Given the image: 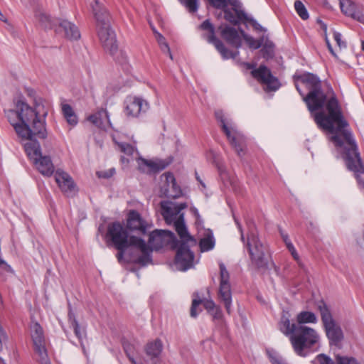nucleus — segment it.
Returning <instances> with one entry per match:
<instances>
[{
    "mask_svg": "<svg viewBox=\"0 0 364 364\" xmlns=\"http://www.w3.org/2000/svg\"><path fill=\"white\" fill-rule=\"evenodd\" d=\"M296 79L309 91L304 95L299 85H296L297 91L303 97V100L311 113L325 106L327 114L322 111L317 112L314 114V120L320 129L334 134L331 136V141L336 146L341 147L343 145L341 137L337 134H341L348 146L344 148L343 157L346 166L350 171L354 172L358 185L364 189V164L352 133L346 129L348 127V123L343 117L335 93L332 90L325 93L319 77L313 73H305L297 76Z\"/></svg>",
    "mask_w": 364,
    "mask_h": 364,
    "instance_id": "1",
    "label": "nucleus"
},
{
    "mask_svg": "<svg viewBox=\"0 0 364 364\" xmlns=\"http://www.w3.org/2000/svg\"><path fill=\"white\" fill-rule=\"evenodd\" d=\"M279 328L284 335L289 336L295 353L301 357H306L319 340V336L315 329L291 323L289 311H283Z\"/></svg>",
    "mask_w": 364,
    "mask_h": 364,
    "instance_id": "2",
    "label": "nucleus"
},
{
    "mask_svg": "<svg viewBox=\"0 0 364 364\" xmlns=\"http://www.w3.org/2000/svg\"><path fill=\"white\" fill-rule=\"evenodd\" d=\"M106 237L107 246L112 245L115 249L134 247L141 251L142 254L141 256L130 257L129 262L141 266H146L148 263L151 262L152 249L146 245L143 239L136 236L129 237L127 230L120 223H109L107 226Z\"/></svg>",
    "mask_w": 364,
    "mask_h": 364,
    "instance_id": "3",
    "label": "nucleus"
},
{
    "mask_svg": "<svg viewBox=\"0 0 364 364\" xmlns=\"http://www.w3.org/2000/svg\"><path fill=\"white\" fill-rule=\"evenodd\" d=\"M16 109H19L21 125L15 127V131L21 138H37L44 139L47 137L45 119H40L38 112L30 107L23 100L16 102Z\"/></svg>",
    "mask_w": 364,
    "mask_h": 364,
    "instance_id": "4",
    "label": "nucleus"
},
{
    "mask_svg": "<svg viewBox=\"0 0 364 364\" xmlns=\"http://www.w3.org/2000/svg\"><path fill=\"white\" fill-rule=\"evenodd\" d=\"M318 309L321 314V321L330 346L341 347V343L344 336L343 331L333 318L330 309L325 302L320 301L318 304Z\"/></svg>",
    "mask_w": 364,
    "mask_h": 364,
    "instance_id": "5",
    "label": "nucleus"
},
{
    "mask_svg": "<svg viewBox=\"0 0 364 364\" xmlns=\"http://www.w3.org/2000/svg\"><path fill=\"white\" fill-rule=\"evenodd\" d=\"M245 246L249 252L252 262L257 269H266L268 266L267 247L259 240L257 235L251 232L247 235Z\"/></svg>",
    "mask_w": 364,
    "mask_h": 364,
    "instance_id": "6",
    "label": "nucleus"
},
{
    "mask_svg": "<svg viewBox=\"0 0 364 364\" xmlns=\"http://www.w3.org/2000/svg\"><path fill=\"white\" fill-rule=\"evenodd\" d=\"M173 226L175 228V230L176 231L177 234L178 235L180 240H177L174 233L169 230H155L152 232L149 235V242L151 241L155 237V235L158 236H161L162 234H165L168 236H169L171 238L173 239V247H176L178 243L184 242V243H188L190 245H196L197 241L196 240L191 236L187 229V227L185 224L184 221V214H181L177 220H176L174 222H173Z\"/></svg>",
    "mask_w": 364,
    "mask_h": 364,
    "instance_id": "7",
    "label": "nucleus"
},
{
    "mask_svg": "<svg viewBox=\"0 0 364 364\" xmlns=\"http://www.w3.org/2000/svg\"><path fill=\"white\" fill-rule=\"evenodd\" d=\"M199 28L202 31H207V33L204 34V38L208 43L214 45L223 59H234L239 54L238 51L232 52L225 48L223 43L215 36V27L209 19L204 21L199 26Z\"/></svg>",
    "mask_w": 364,
    "mask_h": 364,
    "instance_id": "8",
    "label": "nucleus"
},
{
    "mask_svg": "<svg viewBox=\"0 0 364 364\" xmlns=\"http://www.w3.org/2000/svg\"><path fill=\"white\" fill-rule=\"evenodd\" d=\"M215 116L216 119L220 122L221 128L230 145L234 148L238 156L242 157L245 154L243 141L237 137L236 132L231 127H229L222 110L216 111Z\"/></svg>",
    "mask_w": 364,
    "mask_h": 364,
    "instance_id": "9",
    "label": "nucleus"
},
{
    "mask_svg": "<svg viewBox=\"0 0 364 364\" xmlns=\"http://www.w3.org/2000/svg\"><path fill=\"white\" fill-rule=\"evenodd\" d=\"M196 245L181 242L176 247H174L172 244V248L176 249L175 263L180 270L186 271L193 267L195 255L191 248Z\"/></svg>",
    "mask_w": 364,
    "mask_h": 364,
    "instance_id": "10",
    "label": "nucleus"
},
{
    "mask_svg": "<svg viewBox=\"0 0 364 364\" xmlns=\"http://www.w3.org/2000/svg\"><path fill=\"white\" fill-rule=\"evenodd\" d=\"M220 274L219 299L224 304L227 313L230 314L232 312V292L229 282L230 274L223 263L220 264Z\"/></svg>",
    "mask_w": 364,
    "mask_h": 364,
    "instance_id": "11",
    "label": "nucleus"
},
{
    "mask_svg": "<svg viewBox=\"0 0 364 364\" xmlns=\"http://www.w3.org/2000/svg\"><path fill=\"white\" fill-rule=\"evenodd\" d=\"M97 35L104 49L114 56L118 52V45L114 31L108 25L97 29Z\"/></svg>",
    "mask_w": 364,
    "mask_h": 364,
    "instance_id": "12",
    "label": "nucleus"
},
{
    "mask_svg": "<svg viewBox=\"0 0 364 364\" xmlns=\"http://www.w3.org/2000/svg\"><path fill=\"white\" fill-rule=\"evenodd\" d=\"M251 75L258 82L266 85L269 90L275 91L280 86L277 78L273 76L271 70L264 65H260L257 69H253Z\"/></svg>",
    "mask_w": 364,
    "mask_h": 364,
    "instance_id": "13",
    "label": "nucleus"
},
{
    "mask_svg": "<svg viewBox=\"0 0 364 364\" xmlns=\"http://www.w3.org/2000/svg\"><path fill=\"white\" fill-rule=\"evenodd\" d=\"M165 183L161 188V195L168 198H177L182 194L180 186L176 183V178L172 173L167 172L163 174Z\"/></svg>",
    "mask_w": 364,
    "mask_h": 364,
    "instance_id": "14",
    "label": "nucleus"
},
{
    "mask_svg": "<svg viewBox=\"0 0 364 364\" xmlns=\"http://www.w3.org/2000/svg\"><path fill=\"white\" fill-rule=\"evenodd\" d=\"M55 179L61 191L67 196H72L76 192L75 184L72 177L63 170L58 169Z\"/></svg>",
    "mask_w": 364,
    "mask_h": 364,
    "instance_id": "15",
    "label": "nucleus"
},
{
    "mask_svg": "<svg viewBox=\"0 0 364 364\" xmlns=\"http://www.w3.org/2000/svg\"><path fill=\"white\" fill-rule=\"evenodd\" d=\"M125 113L128 117H138L141 112H146L149 109L146 101L140 97H128L125 100Z\"/></svg>",
    "mask_w": 364,
    "mask_h": 364,
    "instance_id": "16",
    "label": "nucleus"
},
{
    "mask_svg": "<svg viewBox=\"0 0 364 364\" xmlns=\"http://www.w3.org/2000/svg\"><path fill=\"white\" fill-rule=\"evenodd\" d=\"M91 8L96 20L97 29L111 24L112 17L109 11L98 0L93 1Z\"/></svg>",
    "mask_w": 364,
    "mask_h": 364,
    "instance_id": "17",
    "label": "nucleus"
},
{
    "mask_svg": "<svg viewBox=\"0 0 364 364\" xmlns=\"http://www.w3.org/2000/svg\"><path fill=\"white\" fill-rule=\"evenodd\" d=\"M148 227L149 224L143 220L136 210H132L129 211L127 222V229L141 235H146Z\"/></svg>",
    "mask_w": 364,
    "mask_h": 364,
    "instance_id": "18",
    "label": "nucleus"
},
{
    "mask_svg": "<svg viewBox=\"0 0 364 364\" xmlns=\"http://www.w3.org/2000/svg\"><path fill=\"white\" fill-rule=\"evenodd\" d=\"M139 170L143 173H157L165 169L170 162L164 160L151 161L139 157L137 160Z\"/></svg>",
    "mask_w": 364,
    "mask_h": 364,
    "instance_id": "19",
    "label": "nucleus"
},
{
    "mask_svg": "<svg viewBox=\"0 0 364 364\" xmlns=\"http://www.w3.org/2000/svg\"><path fill=\"white\" fill-rule=\"evenodd\" d=\"M54 29L57 33L63 32L65 37L71 41L78 40L80 38L78 28L67 20H58L57 26Z\"/></svg>",
    "mask_w": 364,
    "mask_h": 364,
    "instance_id": "20",
    "label": "nucleus"
},
{
    "mask_svg": "<svg viewBox=\"0 0 364 364\" xmlns=\"http://www.w3.org/2000/svg\"><path fill=\"white\" fill-rule=\"evenodd\" d=\"M341 11L348 16L364 23V14L358 6L351 0H340Z\"/></svg>",
    "mask_w": 364,
    "mask_h": 364,
    "instance_id": "21",
    "label": "nucleus"
},
{
    "mask_svg": "<svg viewBox=\"0 0 364 364\" xmlns=\"http://www.w3.org/2000/svg\"><path fill=\"white\" fill-rule=\"evenodd\" d=\"M221 29L220 35L221 37L230 46L238 48L241 46L242 40L240 36H239L238 32L235 28L226 26L223 28L220 26L219 28Z\"/></svg>",
    "mask_w": 364,
    "mask_h": 364,
    "instance_id": "22",
    "label": "nucleus"
},
{
    "mask_svg": "<svg viewBox=\"0 0 364 364\" xmlns=\"http://www.w3.org/2000/svg\"><path fill=\"white\" fill-rule=\"evenodd\" d=\"M38 171L43 176H50L54 173V166L51 159L47 156L41 155V157L33 161Z\"/></svg>",
    "mask_w": 364,
    "mask_h": 364,
    "instance_id": "23",
    "label": "nucleus"
},
{
    "mask_svg": "<svg viewBox=\"0 0 364 364\" xmlns=\"http://www.w3.org/2000/svg\"><path fill=\"white\" fill-rule=\"evenodd\" d=\"M190 13H196L199 7V0H178ZM214 8H223L227 6L226 0H209Z\"/></svg>",
    "mask_w": 364,
    "mask_h": 364,
    "instance_id": "24",
    "label": "nucleus"
},
{
    "mask_svg": "<svg viewBox=\"0 0 364 364\" xmlns=\"http://www.w3.org/2000/svg\"><path fill=\"white\" fill-rule=\"evenodd\" d=\"M33 137L37 136H32L31 138H23L24 139L28 140V141L24 144V150L28 157L32 161L41 157V155L42 154L41 146L36 140L33 139Z\"/></svg>",
    "mask_w": 364,
    "mask_h": 364,
    "instance_id": "25",
    "label": "nucleus"
},
{
    "mask_svg": "<svg viewBox=\"0 0 364 364\" xmlns=\"http://www.w3.org/2000/svg\"><path fill=\"white\" fill-rule=\"evenodd\" d=\"M161 214L167 224H171L181 214L180 210L174 205L171 207L168 202H161Z\"/></svg>",
    "mask_w": 364,
    "mask_h": 364,
    "instance_id": "26",
    "label": "nucleus"
},
{
    "mask_svg": "<svg viewBox=\"0 0 364 364\" xmlns=\"http://www.w3.org/2000/svg\"><path fill=\"white\" fill-rule=\"evenodd\" d=\"M68 316L70 327L73 328L76 337L81 341L86 336L85 328L80 326L71 309H69Z\"/></svg>",
    "mask_w": 364,
    "mask_h": 364,
    "instance_id": "27",
    "label": "nucleus"
},
{
    "mask_svg": "<svg viewBox=\"0 0 364 364\" xmlns=\"http://www.w3.org/2000/svg\"><path fill=\"white\" fill-rule=\"evenodd\" d=\"M163 349V344L160 339L149 342L145 346V352L151 360L157 358Z\"/></svg>",
    "mask_w": 364,
    "mask_h": 364,
    "instance_id": "28",
    "label": "nucleus"
},
{
    "mask_svg": "<svg viewBox=\"0 0 364 364\" xmlns=\"http://www.w3.org/2000/svg\"><path fill=\"white\" fill-rule=\"evenodd\" d=\"M31 330L33 346L45 343L43 329L38 322L33 323Z\"/></svg>",
    "mask_w": 364,
    "mask_h": 364,
    "instance_id": "29",
    "label": "nucleus"
},
{
    "mask_svg": "<svg viewBox=\"0 0 364 364\" xmlns=\"http://www.w3.org/2000/svg\"><path fill=\"white\" fill-rule=\"evenodd\" d=\"M35 16L45 28L54 29L57 26L58 20H53L49 15L43 11H37Z\"/></svg>",
    "mask_w": 364,
    "mask_h": 364,
    "instance_id": "30",
    "label": "nucleus"
},
{
    "mask_svg": "<svg viewBox=\"0 0 364 364\" xmlns=\"http://www.w3.org/2000/svg\"><path fill=\"white\" fill-rule=\"evenodd\" d=\"M62 112L67 122L71 126H75L77 122V117L73 107L68 104L62 105Z\"/></svg>",
    "mask_w": 364,
    "mask_h": 364,
    "instance_id": "31",
    "label": "nucleus"
},
{
    "mask_svg": "<svg viewBox=\"0 0 364 364\" xmlns=\"http://www.w3.org/2000/svg\"><path fill=\"white\" fill-rule=\"evenodd\" d=\"M104 119H107V122L109 123V114L106 109L102 108L97 112L90 115L87 118L90 122L97 127H100L102 124Z\"/></svg>",
    "mask_w": 364,
    "mask_h": 364,
    "instance_id": "32",
    "label": "nucleus"
},
{
    "mask_svg": "<svg viewBox=\"0 0 364 364\" xmlns=\"http://www.w3.org/2000/svg\"><path fill=\"white\" fill-rule=\"evenodd\" d=\"M34 346L35 353L37 355V361L39 364H51L50 358L48 355L47 349L45 343L36 345Z\"/></svg>",
    "mask_w": 364,
    "mask_h": 364,
    "instance_id": "33",
    "label": "nucleus"
},
{
    "mask_svg": "<svg viewBox=\"0 0 364 364\" xmlns=\"http://www.w3.org/2000/svg\"><path fill=\"white\" fill-rule=\"evenodd\" d=\"M296 325H303L304 323H315L317 322V318L314 313L311 311H301L296 316Z\"/></svg>",
    "mask_w": 364,
    "mask_h": 364,
    "instance_id": "34",
    "label": "nucleus"
},
{
    "mask_svg": "<svg viewBox=\"0 0 364 364\" xmlns=\"http://www.w3.org/2000/svg\"><path fill=\"white\" fill-rule=\"evenodd\" d=\"M260 50L262 57L266 59H272L274 55V44L264 36V41Z\"/></svg>",
    "mask_w": 364,
    "mask_h": 364,
    "instance_id": "35",
    "label": "nucleus"
},
{
    "mask_svg": "<svg viewBox=\"0 0 364 364\" xmlns=\"http://www.w3.org/2000/svg\"><path fill=\"white\" fill-rule=\"evenodd\" d=\"M236 14H237L238 18H244V21L249 22L251 26L257 31L266 32L267 30L264 27H262L256 20L252 18H250L247 16L246 13L242 10H235Z\"/></svg>",
    "mask_w": 364,
    "mask_h": 364,
    "instance_id": "36",
    "label": "nucleus"
},
{
    "mask_svg": "<svg viewBox=\"0 0 364 364\" xmlns=\"http://www.w3.org/2000/svg\"><path fill=\"white\" fill-rule=\"evenodd\" d=\"M228 3V1H226ZM228 5L223 8H218L219 9H223L224 11V18L226 21H229L230 23H232L233 25H237L240 23V21L243 20L244 18H240L237 16V14H234L230 10L226 9ZM235 10H238L237 9H234L235 13H236Z\"/></svg>",
    "mask_w": 364,
    "mask_h": 364,
    "instance_id": "37",
    "label": "nucleus"
},
{
    "mask_svg": "<svg viewBox=\"0 0 364 364\" xmlns=\"http://www.w3.org/2000/svg\"><path fill=\"white\" fill-rule=\"evenodd\" d=\"M244 39L250 48L258 49L264 43V36H262L259 39H255L252 36L244 34Z\"/></svg>",
    "mask_w": 364,
    "mask_h": 364,
    "instance_id": "38",
    "label": "nucleus"
},
{
    "mask_svg": "<svg viewBox=\"0 0 364 364\" xmlns=\"http://www.w3.org/2000/svg\"><path fill=\"white\" fill-rule=\"evenodd\" d=\"M6 116L9 122L14 127V129L16 126L21 125V123L20 122L19 109H9L7 112H6Z\"/></svg>",
    "mask_w": 364,
    "mask_h": 364,
    "instance_id": "39",
    "label": "nucleus"
},
{
    "mask_svg": "<svg viewBox=\"0 0 364 364\" xmlns=\"http://www.w3.org/2000/svg\"><path fill=\"white\" fill-rule=\"evenodd\" d=\"M215 245V240L213 236H208L200 240V247L201 251L205 252L212 250Z\"/></svg>",
    "mask_w": 364,
    "mask_h": 364,
    "instance_id": "40",
    "label": "nucleus"
},
{
    "mask_svg": "<svg viewBox=\"0 0 364 364\" xmlns=\"http://www.w3.org/2000/svg\"><path fill=\"white\" fill-rule=\"evenodd\" d=\"M294 8H295L296 13L298 14V15L300 16V18L301 19L306 20L309 18V16L308 11H307L306 7L304 6V4L301 1L296 0L294 2Z\"/></svg>",
    "mask_w": 364,
    "mask_h": 364,
    "instance_id": "41",
    "label": "nucleus"
},
{
    "mask_svg": "<svg viewBox=\"0 0 364 364\" xmlns=\"http://www.w3.org/2000/svg\"><path fill=\"white\" fill-rule=\"evenodd\" d=\"M114 144L118 146L119 151L127 156H132L134 151V148L129 144L119 142L114 139Z\"/></svg>",
    "mask_w": 364,
    "mask_h": 364,
    "instance_id": "42",
    "label": "nucleus"
},
{
    "mask_svg": "<svg viewBox=\"0 0 364 364\" xmlns=\"http://www.w3.org/2000/svg\"><path fill=\"white\" fill-rule=\"evenodd\" d=\"M194 295L196 296L197 298L193 299L192 301L191 309H190V315L193 318H196V316L199 314V311H198V307L200 304H202L203 299H200L198 296V294H194Z\"/></svg>",
    "mask_w": 364,
    "mask_h": 364,
    "instance_id": "43",
    "label": "nucleus"
},
{
    "mask_svg": "<svg viewBox=\"0 0 364 364\" xmlns=\"http://www.w3.org/2000/svg\"><path fill=\"white\" fill-rule=\"evenodd\" d=\"M312 364H334L333 360L328 355L321 353L318 355L314 360L311 361Z\"/></svg>",
    "mask_w": 364,
    "mask_h": 364,
    "instance_id": "44",
    "label": "nucleus"
},
{
    "mask_svg": "<svg viewBox=\"0 0 364 364\" xmlns=\"http://www.w3.org/2000/svg\"><path fill=\"white\" fill-rule=\"evenodd\" d=\"M336 360L337 364H358L355 358L340 355L336 356Z\"/></svg>",
    "mask_w": 364,
    "mask_h": 364,
    "instance_id": "45",
    "label": "nucleus"
},
{
    "mask_svg": "<svg viewBox=\"0 0 364 364\" xmlns=\"http://www.w3.org/2000/svg\"><path fill=\"white\" fill-rule=\"evenodd\" d=\"M213 317V321H217L218 323H223V315L220 306H216L213 311L209 313Z\"/></svg>",
    "mask_w": 364,
    "mask_h": 364,
    "instance_id": "46",
    "label": "nucleus"
},
{
    "mask_svg": "<svg viewBox=\"0 0 364 364\" xmlns=\"http://www.w3.org/2000/svg\"><path fill=\"white\" fill-rule=\"evenodd\" d=\"M287 249L289 250V251L291 252L292 257H294V259L297 262V263L299 264V265L300 267L302 266V264L300 261V259H299V255L297 254L296 252V249L294 248L293 244L291 242H289L287 245Z\"/></svg>",
    "mask_w": 364,
    "mask_h": 364,
    "instance_id": "47",
    "label": "nucleus"
},
{
    "mask_svg": "<svg viewBox=\"0 0 364 364\" xmlns=\"http://www.w3.org/2000/svg\"><path fill=\"white\" fill-rule=\"evenodd\" d=\"M204 306V308L207 310L208 314L217 306L215 304V302L211 299H205L203 300L202 304Z\"/></svg>",
    "mask_w": 364,
    "mask_h": 364,
    "instance_id": "48",
    "label": "nucleus"
},
{
    "mask_svg": "<svg viewBox=\"0 0 364 364\" xmlns=\"http://www.w3.org/2000/svg\"><path fill=\"white\" fill-rule=\"evenodd\" d=\"M333 38L340 48L346 47V43L341 40V34L340 33L335 31L333 33Z\"/></svg>",
    "mask_w": 364,
    "mask_h": 364,
    "instance_id": "49",
    "label": "nucleus"
},
{
    "mask_svg": "<svg viewBox=\"0 0 364 364\" xmlns=\"http://www.w3.org/2000/svg\"><path fill=\"white\" fill-rule=\"evenodd\" d=\"M267 355L272 364H285L282 360L277 357L274 353L267 351Z\"/></svg>",
    "mask_w": 364,
    "mask_h": 364,
    "instance_id": "50",
    "label": "nucleus"
},
{
    "mask_svg": "<svg viewBox=\"0 0 364 364\" xmlns=\"http://www.w3.org/2000/svg\"><path fill=\"white\" fill-rule=\"evenodd\" d=\"M159 46H160L161 50L164 53H168L169 57H170V58L173 59V57H172V55H171V50H170V48H169V46H168L167 43H164V44H162V45H161Z\"/></svg>",
    "mask_w": 364,
    "mask_h": 364,
    "instance_id": "51",
    "label": "nucleus"
},
{
    "mask_svg": "<svg viewBox=\"0 0 364 364\" xmlns=\"http://www.w3.org/2000/svg\"><path fill=\"white\" fill-rule=\"evenodd\" d=\"M128 248L129 247H122V249H117L118 251V252L117 254V258L119 262H121L122 260L124 254Z\"/></svg>",
    "mask_w": 364,
    "mask_h": 364,
    "instance_id": "52",
    "label": "nucleus"
},
{
    "mask_svg": "<svg viewBox=\"0 0 364 364\" xmlns=\"http://www.w3.org/2000/svg\"><path fill=\"white\" fill-rule=\"evenodd\" d=\"M156 39L159 46L166 43L165 38L161 33H157Z\"/></svg>",
    "mask_w": 364,
    "mask_h": 364,
    "instance_id": "53",
    "label": "nucleus"
},
{
    "mask_svg": "<svg viewBox=\"0 0 364 364\" xmlns=\"http://www.w3.org/2000/svg\"><path fill=\"white\" fill-rule=\"evenodd\" d=\"M124 351L127 354V356L128 357L129 361L131 362L132 364H139L136 363V361L135 360V359L134 358L133 356L131 355L130 353H127V348L124 347Z\"/></svg>",
    "mask_w": 364,
    "mask_h": 364,
    "instance_id": "54",
    "label": "nucleus"
},
{
    "mask_svg": "<svg viewBox=\"0 0 364 364\" xmlns=\"http://www.w3.org/2000/svg\"><path fill=\"white\" fill-rule=\"evenodd\" d=\"M124 351L127 354V356L128 357L129 361L131 362L132 364H139L136 363V361L135 360V359L134 358L133 356L131 355L130 353H127V348L124 347Z\"/></svg>",
    "mask_w": 364,
    "mask_h": 364,
    "instance_id": "55",
    "label": "nucleus"
},
{
    "mask_svg": "<svg viewBox=\"0 0 364 364\" xmlns=\"http://www.w3.org/2000/svg\"><path fill=\"white\" fill-rule=\"evenodd\" d=\"M0 267H2L6 270H9L11 267L2 259L0 258Z\"/></svg>",
    "mask_w": 364,
    "mask_h": 364,
    "instance_id": "56",
    "label": "nucleus"
},
{
    "mask_svg": "<svg viewBox=\"0 0 364 364\" xmlns=\"http://www.w3.org/2000/svg\"><path fill=\"white\" fill-rule=\"evenodd\" d=\"M280 232H281V235L282 237V239H283L284 242H285L286 245H287V244L289 242H291L290 240L289 239L288 235L287 234H284L282 232V231H280Z\"/></svg>",
    "mask_w": 364,
    "mask_h": 364,
    "instance_id": "57",
    "label": "nucleus"
},
{
    "mask_svg": "<svg viewBox=\"0 0 364 364\" xmlns=\"http://www.w3.org/2000/svg\"><path fill=\"white\" fill-rule=\"evenodd\" d=\"M176 208H178L180 211L187 208V203H181L179 204H176Z\"/></svg>",
    "mask_w": 364,
    "mask_h": 364,
    "instance_id": "58",
    "label": "nucleus"
},
{
    "mask_svg": "<svg viewBox=\"0 0 364 364\" xmlns=\"http://www.w3.org/2000/svg\"><path fill=\"white\" fill-rule=\"evenodd\" d=\"M326 43L327 47H328L329 51L331 52V53H332L333 55H335L332 46L331 45V43L327 38H326Z\"/></svg>",
    "mask_w": 364,
    "mask_h": 364,
    "instance_id": "59",
    "label": "nucleus"
},
{
    "mask_svg": "<svg viewBox=\"0 0 364 364\" xmlns=\"http://www.w3.org/2000/svg\"><path fill=\"white\" fill-rule=\"evenodd\" d=\"M230 4L234 6V9H237L239 6L240 3L237 0H228Z\"/></svg>",
    "mask_w": 364,
    "mask_h": 364,
    "instance_id": "60",
    "label": "nucleus"
},
{
    "mask_svg": "<svg viewBox=\"0 0 364 364\" xmlns=\"http://www.w3.org/2000/svg\"><path fill=\"white\" fill-rule=\"evenodd\" d=\"M237 224L238 225V228H239L240 233H241V240H242V241L243 242H245V236H244V234H243V231H242V227H241L240 224L238 223L237 222Z\"/></svg>",
    "mask_w": 364,
    "mask_h": 364,
    "instance_id": "61",
    "label": "nucleus"
},
{
    "mask_svg": "<svg viewBox=\"0 0 364 364\" xmlns=\"http://www.w3.org/2000/svg\"><path fill=\"white\" fill-rule=\"evenodd\" d=\"M26 92H27L28 95H29V96H33L35 94L34 90L31 88H27Z\"/></svg>",
    "mask_w": 364,
    "mask_h": 364,
    "instance_id": "62",
    "label": "nucleus"
},
{
    "mask_svg": "<svg viewBox=\"0 0 364 364\" xmlns=\"http://www.w3.org/2000/svg\"><path fill=\"white\" fill-rule=\"evenodd\" d=\"M245 65L246 66V68L247 69H253L255 68V65L254 64H251V63H245Z\"/></svg>",
    "mask_w": 364,
    "mask_h": 364,
    "instance_id": "63",
    "label": "nucleus"
},
{
    "mask_svg": "<svg viewBox=\"0 0 364 364\" xmlns=\"http://www.w3.org/2000/svg\"><path fill=\"white\" fill-rule=\"evenodd\" d=\"M110 172H111V173H110V174H109V175H108V174H105V175L103 176V177H104V178H108V177H109V176H112V174H113V173L114 172V170H110Z\"/></svg>",
    "mask_w": 364,
    "mask_h": 364,
    "instance_id": "64",
    "label": "nucleus"
}]
</instances>
